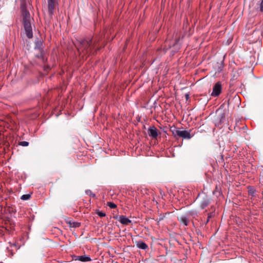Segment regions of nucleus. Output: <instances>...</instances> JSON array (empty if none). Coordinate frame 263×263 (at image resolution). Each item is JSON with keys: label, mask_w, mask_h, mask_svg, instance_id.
I'll use <instances>...</instances> for the list:
<instances>
[{"label": "nucleus", "mask_w": 263, "mask_h": 263, "mask_svg": "<svg viewBox=\"0 0 263 263\" xmlns=\"http://www.w3.org/2000/svg\"><path fill=\"white\" fill-rule=\"evenodd\" d=\"M222 85L220 82H216L213 86L211 96L214 97H218L221 92Z\"/></svg>", "instance_id": "obj_3"}, {"label": "nucleus", "mask_w": 263, "mask_h": 263, "mask_svg": "<svg viewBox=\"0 0 263 263\" xmlns=\"http://www.w3.org/2000/svg\"><path fill=\"white\" fill-rule=\"evenodd\" d=\"M85 193L87 195H89L92 198H95L96 196L95 194L92 193V192L89 190H86Z\"/></svg>", "instance_id": "obj_14"}, {"label": "nucleus", "mask_w": 263, "mask_h": 263, "mask_svg": "<svg viewBox=\"0 0 263 263\" xmlns=\"http://www.w3.org/2000/svg\"><path fill=\"white\" fill-rule=\"evenodd\" d=\"M57 0H48V3H56Z\"/></svg>", "instance_id": "obj_19"}, {"label": "nucleus", "mask_w": 263, "mask_h": 263, "mask_svg": "<svg viewBox=\"0 0 263 263\" xmlns=\"http://www.w3.org/2000/svg\"><path fill=\"white\" fill-rule=\"evenodd\" d=\"M165 214H170V212H167V213H166Z\"/></svg>", "instance_id": "obj_25"}, {"label": "nucleus", "mask_w": 263, "mask_h": 263, "mask_svg": "<svg viewBox=\"0 0 263 263\" xmlns=\"http://www.w3.org/2000/svg\"><path fill=\"white\" fill-rule=\"evenodd\" d=\"M176 135L179 137L187 139H190L192 137L190 133L186 130H178L176 131Z\"/></svg>", "instance_id": "obj_4"}, {"label": "nucleus", "mask_w": 263, "mask_h": 263, "mask_svg": "<svg viewBox=\"0 0 263 263\" xmlns=\"http://www.w3.org/2000/svg\"><path fill=\"white\" fill-rule=\"evenodd\" d=\"M137 246L138 248L145 250L148 248L147 245L142 241H139L137 242Z\"/></svg>", "instance_id": "obj_10"}, {"label": "nucleus", "mask_w": 263, "mask_h": 263, "mask_svg": "<svg viewBox=\"0 0 263 263\" xmlns=\"http://www.w3.org/2000/svg\"><path fill=\"white\" fill-rule=\"evenodd\" d=\"M188 97H189V95H186V99H188Z\"/></svg>", "instance_id": "obj_21"}, {"label": "nucleus", "mask_w": 263, "mask_h": 263, "mask_svg": "<svg viewBox=\"0 0 263 263\" xmlns=\"http://www.w3.org/2000/svg\"><path fill=\"white\" fill-rule=\"evenodd\" d=\"M114 218L117 219L118 218V216L116 215V217H114Z\"/></svg>", "instance_id": "obj_24"}, {"label": "nucleus", "mask_w": 263, "mask_h": 263, "mask_svg": "<svg viewBox=\"0 0 263 263\" xmlns=\"http://www.w3.org/2000/svg\"><path fill=\"white\" fill-rule=\"evenodd\" d=\"M76 260H79L82 262H87L91 261V258L87 256L82 255V256H75Z\"/></svg>", "instance_id": "obj_6"}, {"label": "nucleus", "mask_w": 263, "mask_h": 263, "mask_svg": "<svg viewBox=\"0 0 263 263\" xmlns=\"http://www.w3.org/2000/svg\"><path fill=\"white\" fill-rule=\"evenodd\" d=\"M255 193V190L252 187L249 188V194L251 195L252 196H254V194Z\"/></svg>", "instance_id": "obj_16"}, {"label": "nucleus", "mask_w": 263, "mask_h": 263, "mask_svg": "<svg viewBox=\"0 0 263 263\" xmlns=\"http://www.w3.org/2000/svg\"><path fill=\"white\" fill-rule=\"evenodd\" d=\"M29 13L27 11L25 12V16L23 19L24 27L26 32L27 36L31 39L33 36L32 27L29 21Z\"/></svg>", "instance_id": "obj_2"}, {"label": "nucleus", "mask_w": 263, "mask_h": 263, "mask_svg": "<svg viewBox=\"0 0 263 263\" xmlns=\"http://www.w3.org/2000/svg\"><path fill=\"white\" fill-rule=\"evenodd\" d=\"M10 246L7 247V250L8 251L11 252V255L13 254V252L16 251L18 249V247L14 243L10 242Z\"/></svg>", "instance_id": "obj_9"}, {"label": "nucleus", "mask_w": 263, "mask_h": 263, "mask_svg": "<svg viewBox=\"0 0 263 263\" xmlns=\"http://www.w3.org/2000/svg\"><path fill=\"white\" fill-rule=\"evenodd\" d=\"M148 133L150 137L156 138L158 135V130L155 126H153L148 128Z\"/></svg>", "instance_id": "obj_5"}, {"label": "nucleus", "mask_w": 263, "mask_h": 263, "mask_svg": "<svg viewBox=\"0 0 263 263\" xmlns=\"http://www.w3.org/2000/svg\"><path fill=\"white\" fill-rule=\"evenodd\" d=\"M260 10L261 11L263 12V0H261V2L260 3Z\"/></svg>", "instance_id": "obj_18"}, {"label": "nucleus", "mask_w": 263, "mask_h": 263, "mask_svg": "<svg viewBox=\"0 0 263 263\" xmlns=\"http://www.w3.org/2000/svg\"><path fill=\"white\" fill-rule=\"evenodd\" d=\"M211 217H212V215H210L208 217V218H211Z\"/></svg>", "instance_id": "obj_23"}, {"label": "nucleus", "mask_w": 263, "mask_h": 263, "mask_svg": "<svg viewBox=\"0 0 263 263\" xmlns=\"http://www.w3.org/2000/svg\"><path fill=\"white\" fill-rule=\"evenodd\" d=\"M67 223L69 224L70 227L78 228L80 226V223L78 222H74L71 220H67Z\"/></svg>", "instance_id": "obj_11"}, {"label": "nucleus", "mask_w": 263, "mask_h": 263, "mask_svg": "<svg viewBox=\"0 0 263 263\" xmlns=\"http://www.w3.org/2000/svg\"><path fill=\"white\" fill-rule=\"evenodd\" d=\"M100 217H104L106 215H104V214H102V215H99Z\"/></svg>", "instance_id": "obj_20"}, {"label": "nucleus", "mask_w": 263, "mask_h": 263, "mask_svg": "<svg viewBox=\"0 0 263 263\" xmlns=\"http://www.w3.org/2000/svg\"><path fill=\"white\" fill-rule=\"evenodd\" d=\"M99 39L95 37L92 39L86 38L75 44L79 55L84 59L87 56L94 54L99 49Z\"/></svg>", "instance_id": "obj_1"}, {"label": "nucleus", "mask_w": 263, "mask_h": 263, "mask_svg": "<svg viewBox=\"0 0 263 263\" xmlns=\"http://www.w3.org/2000/svg\"><path fill=\"white\" fill-rule=\"evenodd\" d=\"M106 205L110 209H116L117 207V205L112 202H107Z\"/></svg>", "instance_id": "obj_13"}, {"label": "nucleus", "mask_w": 263, "mask_h": 263, "mask_svg": "<svg viewBox=\"0 0 263 263\" xmlns=\"http://www.w3.org/2000/svg\"><path fill=\"white\" fill-rule=\"evenodd\" d=\"M180 221L185 226H187L189 222V219L186 216H183L180 218Z\"/></svg>", "instance_id": "obj_12"}, {"label": "nucleus", "mask_w": 263, "mask_h": 263, "mask_svg": "<svg viewBox=\"0 0 263 263\" xmlns=\"http://www.w3.org/2000/svg\"><path fill=\"white\" fill-rule=\"evenodd\" d=\"M116 263H117V262H116Z\"/></svg>", "instance_id": "obj_26"}, {"label": "nucleus", "mask_w": 263, "mask_h": 263, "mask_svg": "<svg viewBox=\"0 0 263 263\" xmlns=\"http://www.w3.org/2000/svg\"><path fill=\"white\" fill-rule=\"evenodd\" d=\"M55 5L56 3H48V12L50 15H52L53 13Z\"/></svg>", "instance_id": "obj_8"}, {"label": "nucleus", "mask_w": 263, "mask_h": 263, "mask_svg": "<svg viewBox=\"0 0 263 263\" xmlns=\"http://www.w3.org/2000/svg\"><path fill=\"white\" fill-rule=\"evenodd\" d=\"M97 214H103V213H102V212H98V213H97Z\"/></svg>", "instance_id": "obj_22"}, {"label": "nucleus", "mask_w": 263, "mask_h": 263, "mask_svg": "<svg viewBox=\"0 0 263 263\" xmlns=\"http://www.w3.org/2000/svg\"><path fill=\"white\" fill-rule=\"evenodd\" d=\"M31 197V195L30 194H25L22 196L21 199L23 200H28Z\"/></svg>", "instance_id": "obj_15"}, {"label": "nucleus", "mask_w": 263, "mask_h": 263, "mask_svg": "<svg viewBox=\"0 0 263 263\" xmlns=\"http://www.w3.org/2000/svg\"><path fill=\"white\" fill-rule=\"evenodd\" d=\"M119 219L120 222L123 224L127 225L131 222L129 219L123 215L120 216Z\"/></svg>", "instance_id": "obj_7"}, {"label": "nucleus", "mask_w": 263, "mask_h": 263, "mask_svg": "<svg viewBox=\"0 0 263 263\" xmlns=\"http://www.w3.org/2000/svg\"><path fill=\"white\" fill-rule=\"evenodd\" d=\"M20 145L23 146H27L29 145V143L27 141H22L20 142Z\"/></svg>", "instance_id": "obj_17"}]
</instances>
